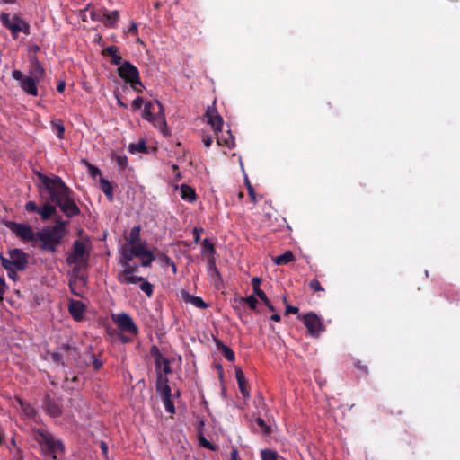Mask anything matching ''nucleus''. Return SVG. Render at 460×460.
Here are the masks:
<instances>
[{"label": "nucleus", "mask_w": 460, "mask_h": 460, "mask_svg": "<svg viewBox=\"0 0 460 460\" xmlns=\"http://www.w3.org/2000/svg\"><path fill=\"white\" fill-rule=\"evenodd\" d=\"M256 424L261 429L262 432L264 434H269L270 432V429L267 424L265 423L264 420L261 418H257L255 420Z\"/></svg>", "instance_id": "obj_44"}, {"label": "nucleus", "mask_w": 460, "mask_h": 460, "mask_svg": "<svg viewBox=\"0 0 460 460\" xmlns=\"http://www.w3.org/2000/svg\"><path fill=\"white\" fill-rule=\"evenodd\" d=\"M202 142L206 147H209L212 144V138L208 135L203 136Z\"/></svg>", "instance_id": "obj_62"}, {"label": "nucleus", "mask_w": 460, "mask_h": 460, "mask_svg": "<svg viewBox=\"0 0 460 460\" xmlns=\"http://www.w3.org/2000/svg\"><path fill=\"white\" fill-rule=\"evenodd\" d=\"M119 76L129 84H139L143 87L140 80L139 71L136 66L129 61H123L117 69Z\"/></svg>", "instance_id": "obj_12"}, {"label": "nucleus", "mask_w": 460, "mask_h": 460, "mask_svg": "<svg viewBox=\"0 0 460 460\" xmlns=\"http://www.w3.org/2000/svg\"><path fill=\"white\" fill-rule=\"evenodd\" d=\"M100 189L109 201L113 200V186L108 180L104 178L100 179Z\"/></svg>", "instance_id": "obj_28"}, {"label": "nucleus", "mask_w": 460, "mask_h": 460, "mask_svg": "<svg viewBox=\"0 0 460 460\" xmlns=\"http://www.w3.org/2000/svg\"><path fill=\"white\" fill-rule=\"evenodd\" d=\"M47 356L50 358L52 362H54L56 365H61V366H68L71 361V356L75 357L77 353V349L75 347L66 343L61 344L57 351L50 352L47 351Z\"/></svg>", "instance_id": "obj_9"}, {"label": "nucleus", "mask_w": 460, "mask_h": 460, "mask_svg": "<svg viewBox=\"0 0 460 460\" xmlns=\"http://www.w3.org/2000/svg\"><path fill=\"white\" fill-rule=\"evenodd\" d=\"M231 460H241L239 457L238 450L235 447H232L231 453H230Z\"/></svg>", "instance_id": "obj_60"}, {"label": "nucleus", "mask_w": 460, "mask_h": 460, "mask_svg": "<svg viewBox=\"0 0 460 460\" xmlns=\"http://www.w3.org/2000/svg\"><path fill=\"white\" fill-rule=\"evenodd\" d=\"M9 258L0 254L1 264L4 269L9 266L14 267L17 270H24L28 264L29 255L22 250L14 248L8 252Z\"/></svg>", "instance_id": "obj_7"}, {"label": "nucleus", "mask_w": 460, "mask_h": 460, "mask_svg": "<svg viewBox=\"0 0 460 460\" xmlns=\"http://www.w3.org/2000/svg\"><path fill=\"white\" fill-rule=\"evenodd\" d=\"M199 444L207 448V449H209V450H212V451H215L217 449L216 446L214 444H212L210 441H208V439H206L204 437H200L199 438Z\"/></svg>", "instance_id": "obj_43"}, {"label": "nucleus", "mask_w": 460, "mask_h": 460, "mask_svg": "<svg viewBox=\"0 0 460 460\" xmlns=\"http://www.w3.org/2000/svg\"><path fill=\"white\" fill-rule=\"evenodd\" d=\"M92 359H93V367L94 368V370H99L103 363L101 359L97 358L96 356L94 354L92 355Z\"/></svg>", "instance_id": "obj_52"}, {"label": "nucleus", "mask_w": 460, "mask_h": 460, "mask_svg": "<svg viewBox=\"0 0 460 460\" xmlns=\"http://www.w3.org/2000/svg\"><path fill=\"white\" fill-rule=\"evenodd\" d=\"M7 226L13 233L23 241L36 242L38 239L37 232L35 233L29 225L9 222Z\"/></svg>", "instance_id": "obj_13"}, {"label": "nucleus", "mask_w": 460, "mask_h": 460, "mask_svg": "<svg viewBox=\"0 0 460 460\" xmlns=\"http://www.w3.org/2000/svg\"><path fill=\"white\" fill-rule=\"evenodd\" d=\"M128 150L133 154L134 153H147L146 142L143 139H141L137 144H130L128 146Z\"/></svg>", "instance_id": "obj_34"}, {"label": "nucleus", "mask_w": 460, "mask_h": 460, "mask_svg": "<svg viewBox=\"0 0 460 460\" xmlns=\"http://www.w3.org/2000/svg\"><path fill=\"white\" fill-rule=\"evenodd\" d=\"M159 256L167 265H171L172 267L173 271L176 270L175 263L172 261V259L169 256H167L164 253H161L159 254Z\"/></svg>", "instance_id": "obj_51"}, {"label": "nucleus", "mask_w": 460, "mask_h": 460, "mask_svg": "<svg viewBox=\"0 0 460 460\" xmlns=\"http://www.w3.org/2000/svg\"><path fill=\"white\" fill-rule=\"evenodd\" d=\"M12 77L20 82V87L25 93L34 97L39 95L38 84L40 81L36 77L26 76L20 70H13Z\"/></svg>", "instance_id": "obj_10"}, {"label": "nucleus", "mask_w": 460, "mask_h": 460, "mask_svg": "<svg viewBox=\"0 0 460 460\" xmlns=\"http://www.w3.org/2000/svg\"><path fill=\"white\" fill-rule=\"evenodd\" d=\"M295 257L292 252L287 251L283 254L277 256L273 259V261L277 265H286L290 261H294Z\"/></svg>", "instance_id": "obj_32"}, {"label": "nucleus", "mask_w": 460, "mask_h": 460, "mask_svg": "<svg viewBox=\"0 0 460 460\" xmlns=\"http://www.w3.org/2000/svg\"><path fill=\"white\" fill-rule=\"evenodd\" d=\"M151 355L155 358V365L157 369L161 368V358H163V355L160 352L159 349L156 346H153L151 348Z\"/></svg>", "instance_id": "obj_35"}, {"label": "nucleus", "mask_w": 460, "mask_h": 460, "mask_svg": "<svg viewBox=\"0 0 460 460\" xmlns=\"http://www.w3.org/2000/svg\"><path fill=\"white\" fill-rule=\"evenodd\" d=\"M102 56H110L111 57V64L116 65V66H121L123 63L122 57L119 52V48L117 46H109L102 49Z\"/></svg>", "instance_id": "obj_20"}, {"label": "nucleus", "mask_w": 460, "mask_h": 460, "mask_svg": "<svg viewBox=\"0 0 460 460\" xmlns=\"http://www.w3.org/2000/svg\"><path fill=\"white\" fill-rule=\"evenodd\" d=\"M163 366V371L164 375L170 374L172 372L171 367H170V361L163 356V358H161V367Z\"/></svg>", "instance_id": "obj_45"}, {"label": "nucleus", "mask_w": 460, "mask_h": 460, "mask_svg": "<svg viewBox=\"0 0 460 460\" xmlns=\"http://www.w3.org/2000/svg\"><path fill=\"white\" fill-rule=\"evenodd\" d=\"M202 248H203L204 251H208L212 256L216 253V250L214 248V244L208 238H205L203 240V242H202Z\"/></svg>", "instance_id": "obj_39"}, {"label": "nucleus", "mask_w": 460, "mask_h": 460, "mask_svg": "<svg viewBox=\"0 0 460 460\" xmlns=\"http://www.w3.org/2000/svg\"><path fill=\"white\" fill-rule=\"evenodd\" d=\"M131 252L135 254L136 258L141 260L140 265L145 268L151 267L152 262L155 260V255L153 252L146 248V241L142 242L138 245H135Z\"/></svg>", "instance_id": "obj_16"}, {"label": "nucleus", "mask_w": 460, "mask_h": 460, "mask_svg": "<svg viewBox=\"0 0 460 460\" xmlns=\"http://www.w3.org/2000/svg\"><path fill=\"white\" fill-rule=\"evenodd\" d=\"M169 380L166 376H163L161 372L157 373L156 377V391L161 395L162 399L172 396V390L168 384Z\"/></svg>", "instance_id": "obj_18"}, {"label": "nucleus", "mask_w": 460, "mask_h": 460, "mask_svg": "<svg viewBox=\"0 0 460 460\" xmlns=\"http://www.w3.org/2000/svg\"><path fill=\"white\" fill-rule=\"evenodd\" d=\"M90 17L93 21H99L102 22V10L100 11H91L90 12Z\"/></svg>", "instance_id": "obj_54"}, {"label": "nucleus", "mask_w": 460, "mask_h": 460, "mask_svg": "<svg viewBox=\"0 0 460 460\" xmlns=\"http://www.w3.org/2000/svg\"><path fill=\"white\" fill-rule=\"evenodd\" d=\"M53 125L57 128V135H58V138H60V139L63 138L64 133H65V128H64L63 124L61 122H58V123H53Z\"/></svg>", "instance_id": "obj_50"}, {"label": "nucleus", "mask_w": 460, "mask_h": 460, "mask_svg": "<svg viewBox=\"0 0 460 460\" xmlns=\"http://www.w3.org/2000/svg\"><path fill=\"white\" fill-rule=\"evenodd\" d=\"M260 285H261V279L258 278V277H254L252 278V288H253V292L254 294L263 302V303H267L268 302V296H266L265 292L263 290L261 289L260 288Z\"/></svg>", "instance_id": "obj_29"}, {"label": "nucleus", "mask_w": 460, "mask_h": 460, "mask_svg": "<svg viewBox=\"0 0 460 460\" xmlns=\"http://www.w3.org/2000/svg\"><path fill=\"white\" fill-rule=\"evenodd\" d=\"M16 402H18L22 413L29 419H35L37 415L36 409L29 402L23 401L20 397H15Z\"/></svg>", "instance_id": "obj_22"}, {"label": "nucleus", "mask_w": 460, "mask_h": 460, "mask_svg": "<svg viewBox=\"0 0 460 460\" xmlns=\"http://www.w3.org/2000/svg\"><path fill=\"white\" fill-rule=\"evenodd\" d=\"M66 234V222L60 219L57 220L55 226L43 228L41 231L37 232V241H40L41 243L40 248L43 251L55 253L57 247L61 244Z\"/></svg>", "instance_id": "obj_2"}, {"label": "nucleus", "mask_w": 460, "mask_h": 460, "mask_svg": "<svg viewBox=\"0 0 460 460\" xmlns=\"http://www.w3.org/2000/svg\"><path fill=\"white\" fill-rule=\"evenodd\" d=\"M42 408L48 415L58 418L62 414L60 405L49 395L46 394L42 400Z\"/></svg>", "instance_id": "obj_17"}, {"label": "nucleus", "mask_w": 460, "mask_h": 460, "mask_svg": "<svg viewBox=\"0 0 460 460\" xmlns=\"http://www.w3.org/2000/svg\"><path fill=\"white\" fill-rule=\"evenodd\" d=\"M143 118L158 127L164 136L169 134L164 115V107L159 101L155 100L154 102H148L145 104Z\"/></svg>", "instance_id": "obj_4"}, {"label": "nucleus", "mask_w": 460, "mask_h": 460, "mask_svg": "<svg viewBox=\"0 0 460 460\" xmlns=\"http://www.w3.org/2000/svg\"><path fill=\"white\" fill-rule=\"evenodd\" d=\"M131 251H133V246H130V247L124 246L123 247L121 256L119 261V263L121 267L128 264L135 257V254H133L131 252Z\"/></svg>", "instance_id": "obj_30"}, {"label": "nucleus", "mask_w": 460, "mask_h": 460, "mask_svg": "<svg viewBox=\"0 0 460 460\" xmlns=\"http://www.w3.org/2000/svg\"><path fill=\"white\" fill-rule=\"evenodd\" d=\"M143 99L141 97H137L131 103V106L134 110L141 109L143 105Z\"/></svg>", "instance_id": "obj_55"}, {"label": "nucleus", "mask_w": 460, "mask_h": 460, "mask_svg": "<svg viewBox=\"0 0 460 460\" xmlns=\"http://www.w3.org/2000/svg\"><path fill=\"white\" fill-rule=\"evenodd\" d=\"M116 163L119 170H124L128 164V158L127 156L123 155H117L116 156Z\"/></svg>", "instance_id": "obj_42"}, {"label": "nucleus", "mask_w": 460, "mask_h": 460, "mask_svg": "<svg viewBox=\"0 0 460 460\" xmlns=\"http://www.w3.org/2000/svg\"><path fill=\"white\" fill-rule=\"evenodd\" d=\"M35 440L44 456H50L53 460H60L63 457L65 446L61 440L55 439L51 433L38 429L35 431Z\"/></svg>", "instance_id": "obj_3"}, {"label": "nucleus", "mask_w": 460, "mask_h": 460, "mask_svg": "<svg viewBox=\"0 0 460 460\" xmlns=\"http://www.w3.org/2000/svg\"><path fill=\"white\" fill-rule=\"evenodd\" d=\"M100 448L102 450V454L104 456V458L108 459L109 447H108L107 443L105 441H101L100 442Z\"/></svg>", "instance_id": "obj_56"}, {"label": "nucleus", "mask_w": 460, "mask_h": 460, "mask_svg": "<svg viewBox=\"0 0 460 460\" xmlns=\"http://www.w3.org/2000/svg\"><path fill=\"white\" fill-rule=\"evenodd\" d=\"M171 397L172 396L163 398V402H164L165 411L169 413H174L175 408H174V404H173Z\"/></svg>", "instance_id": "obj_38"}, {"label": "nucleus", "mask_w": 460, "mask_h": 460, "mask_svg": "<svg viewBox=\"0 0 460 460\" xmlns=\"http://www.w3.org/2000/svg\"><path fill=\"white\" fill-rule=\"evenodd\" d=\"M111 318L121 332H126L133 335L137 334V326L135 324L129 314L121 313L112 314Z\"/></svg>", "instance_id": "obj_15"}, {"label": "nucleus", "mask_w": 460, "mask_h": 460, "mask_svg": "<svg viewBox=\"0 0 460 460\" xmlns=\"http://www.w3.org/2000/svg\"><path fill=\"white\" fill-rule=\"evenodd\" d=\"M140 289L148 296L151 297L153 296V286L147 280L143 278L142 281H139Z\"/></svg>", "instance_id": "obj_36"}, {"label": "nucleus", "mask_w": 460, "mask_h": 460, "mask_svg": "<svg viewBox=\"0 0 460 460\" xmlns=\"http://www.w3.org/2000/svg\"><path fill=\"white\" fill-rule=\"evenodd\" d=\"M25 209L28 212H37L38 213V211H39V208H38L37 204L34 201H28L25 204Z\"/></svg>", "instance_id": "obj_48"}, {"label": "nucleus", "mask_w": 460, "mask_h": 460, "mask_svg": "<svg viewBox=\"0 0 460 460\" xmlns=\"http://www.w3.org/2000/svg\"><path fill=\"white\" fill-rule=\"evenodd\" d=\"M246 184H247L249 197H250L251 200L255 204L257 202V200H256V197H255L254 189L252 188V186L247 180H246Z\"/></svg>", "instance_id": "obj_47"}, {"label": "nucleus", "mask_w": 460, "mask_h": 460, "mask_svg": "<svg viewBox=\"0 0 460 460\" xmlns=\"http://www.w3.org/2000/svg\"><path fill=\"white\" fill-rule=\"evenodd\" d=\"M138 271V265L130 262L122 267V270L118 275V280L124 285L137 284L143 280V277L135 276L134 273Z\"/></svg>", "instance_id": "obj_14"}, {"label": "nucleus", "mask_w": 460, "mask_h": 460, "mask_svg": "<svg viewBox=\"0 0 460 460\" xmlns=\"http://www.w3.org/2000/svg\"><path fill=\"white\" fill-rule=\"evenodd\" d=\"M0 21L4 27L8 29L13 39H17L19 32H23L25 35L31 33L30 24L18 15H13V21L10 20V14L3 13L0 16Z\"/></svg>", "instance_id": "obj_6"}, {"label": "nucleus", "mask_w": 460, "mask_h": 460, "mask_svg": "<svg viewBox=\"0 0 460 460\" xmlns=\"http://www.w3.org/2000/svg\"><path fill=\"white\" fill-rule=\"evenodd\" d=\"M130 86H131V88L133 89V91H135V92H137V93H141L143 92V90H142V89L144 88V86H143V87H141V86L139 85V84H130Z\"/></svg>", "instance_id": "obj_64"}, {"label": "nucleus", "mask_w": 460, "mask_h": 460, "mask_svg": "<svg viewBox=\"0 0 460 460\" xmlns=\"http://www.w3.org/2000/svg\"><path fill=\"white\" fill-rule=\"evenodd\" d=\"M184 300L186 303H190L194 306L200 308V309H206L208 307V305L199 296H195L186 294L184 296Z\"/></svg>", "instance_id": "obj_31"}, {"label": "nucleus", "mask_w": 460, "mask_h": 460, "mask_svg": "<svg viewBox=\"0 0 460 460\" xmlns=\"http://www.w3.org/2000/svg\"><path fill=\"white\" fill-rule=\"evenodd\" d=\"M119 19L118 11L109 12L107 9H102V22L109 28H115Z\"/></svg>", "instance_id": "obj_19"}, {"label": "nucleus", "mask_w": 460, "mask_h": 460, "mask_svg": "<svg viewBox=\"0 0 460 460\" xmlns=\"http://www.w3.org/2000/svg\"><path fill=\"white\" fill-rule=\"evenodd\" d=\"M355 367L360 370L363 374L367 375L368 374V368L366 365L362 364L361 361L358 360L355 363Z\"/></svg>", "instance_id": "obj_57"}, {"label": "nucleus", "mask_w": 460, "mask_h": 460, "mask_svg": "<svg viewBox=\"0 0 460 460\" xmlns=\"http://www.w3.org/2000/svg\"><path fill=\"white\" fill-rule=\"evenodd\" d=\"M137 23L135 22H132L129 28L127 31V33L131 35H137Z\"/></svg>", "instance_id": "obj_58"}, {"label": "nucleus", "mask_w": 460, "mask_h": 460, "mask_svg": "<svg viewBox=\"0 0 460 460\" xmlns=\"http://www.w3.org/2000/svg\"><path fill=\"white\" fill-rule=\"evenodd\" d=\"M203 231L202 228H194L193 229V239L196 243H198L200 240V233Z\"/></svg>", "instance_id": "obj_59"}, {"label": "nucleus", "mask_w": 460, "mask_h": 460, "mask_svg": "<svg viewBox=\"0 0 460 460\" xmlns=\"http://www.w3.org/2000/svg\"><path fill=\"white\" fill-rule=\"evenodd\" d=\"M238 387L240 389V392L242 394V395L244 397V398H249L250 396V392H249V388H248V385H247V381L244 380L243 381L242 383H238Z\"/></svg>", "instance_id": "obj_41"}, {"label": "nucleus", "mask_w": 460, "mask_h": 460, "mask_svg": "<svg viewBox=\"0 0 460 460\" xmlns=\"http://www.w3.org/2000/svg\"><path fill=\"white\" fill-rule=\"evenodd\" d=\"M7 270V275L10 279L15 280L16 278H17V272H16V269L13 266H9L8 265V269H5Z\"/></svg>", "instance_id": "obj_53"}, {"label": "nucleus", "mask_w": 460, "mask_h": 460, "mask_svg": "<svg viewBox=\"0 0 460 460\" xmlns=\"http://www.w3.org/2000/svg\"><path fill=\"white\" fill-rule=\"evenodd\" d=\"M261 455L262 460H278L277 452L270 449L262 450Z\"/></svg>", "instance_id": "obj_37"}, {"label": "nucleus", "mask_w": 460, "mask_h": 460, "mask_svg": "<svg viewBox=\"0 0 460 460\" xmlns=\"http://www.w3.org/2000/svg\"><path fill=\"white\" fill-rule=\"evenodd\" d=\"M244 301L251 309H252V310L256 309L258 301L253 296H249L245 297Z\"/></svg>", "instance_id": "obj_46"}, {"label": "nucleus", "mask_w": 460, "mask_h": 460, "mask_svg": "<svg viewBox=\"0 0 460 460\" xmlns=\"http://www.w3.org/2000/svg\"><path fill=\"white\" fill-rule=\"evenodd\" d=\"M208 273L211 279L214 280L218 279L221 280L220 273L216 266V261L214 258L208 260Z\"/></svg>", "instance_id": "obj_33"}, {"label": "nucleus", "mask_w": 460, "mask_h": 460, "mask_svg": "<svg viewBox=\"0 0 460 460\" xmlns=\"http://www.w3.org/2000/svg\"><path fill=\"white\" fill-rule=\"evenodd\" d=\"M298 313V307L288 305L286 307V314H297Z\"/></svg>", "instance_id": "obj_61"}, {"label": "nucleus", "mask_w": 460, "mask_h": 460, "mask_svg": "<svg viewBox=\"0 0 460 460\" xmlns=\"http://www.w3.org/2000/svg\"><path fill=\"white\" fill-rule=\"evenodd\" d=\"M56 212V207L46 202L40 208H39L38 214H40L42 220L46 221L55 215Z\"/></svg>", "instance_id": "obj_25"}, {"label": "nucleus", "mask_w": 460, "mask_h": 460, "mask_svg": "<svg viewBox=\"0 0 460 460\" xmlns=\"http://www.w3.org/2000/svg\"><path fill=\"white\" fill-rule=\"evenodd\" d=\"M181 198L189 202H194L197 199L195 190L187 184L181 186Z\"/></svg>", "instance_id": "obj_24"}, {"label": "nucleus", "mask_w": 460, "mask_h": 460, "mask_svg": "<svg viewBox=\"0 0 460 460\" xmlns=\"http://www.w3.org/2000/svg\"><path fill=\"white\" fill-rule=\"evenodd\" d=\"M205 115L208 118V124L211 126L215 134L217 135V144L219 146H226L229 148L234 146V137L230 131L227 132V137L218 136V133L222 131L223 118L218 114L216 108L208 107Z\"/></svg>", "instance_id": "obj_5"}, {"label": "nucleus", "mask_w": 460, "mask_h": 460, "mask_svg": "<svg viewBox=\"0 0 460 460\" xmlns=\"http://www.w3.org/2000/svg\"><path fill=\"white\" fill-rule=\"evenodd\" d=\"M140 232H141V226H136L131 228L129 234L126 237L127 243L130 244V246L138 245L142 242H140Z\"/></svg>", "instance_id": "obj_23"}, {"label": "nucleus", "mask_w": 460, "mask_h": 460, "mask_svg": "<svg viewBox=\"0 0 460 460\" xmlns=\"http://www.w3.org/2000/svg\"><path fill=\"white\" fill-rule=\"evenodd\" d=\"M90 258V251L82 240H75L73 243L72 251L66 257V263L87 265Z\"/></svg>", "instance_id": "obj_8"}, {"label": "nucleus", "mask_w": 460, "mask_h": 460, "mask_svg": "<svg viewBox=\"0 0 460 460\" xmlns=\"http://www.w3.org/2000/svg\"><path fill=\"white\" fill-rule=\"evenodd\" d=\"M216 346L217 348L222 352L224 357L228 361H234L235 355L232 349H230L228 346L225 345L220 340H216Z\"/></svg>", "instance_id": "obj_27"}, {"label": "nucleus", "mask_w": 460, "mask_h": 460, "mask_svg": "<svg viewBox=\"0 0 460 460\" xmlns=\"http://www.w3.org/2000/svg\"><path fill=\"white\" fill-rule=\"evenodd\" d=\"M235 378H236L237 383H242L243 381L246 380L243 371L242 370L241 367H235Z\"/></svg>", "instance_id": "obj_49"}, {"label": "nucleus", "mask_w": 460, "mask_h": 460, "mask_svg": "<svg viewBox=\"0 0 460 460\" xmlns=\"http://www.w3.org/2000/svg\"><path fill=\"white\" fill-rule=\"evenodd\" d=\"M298 318L302 320L309 335L314 338H318L321 332L325 331V326L321 318L313 312L307 313L302 316L299 315Z\"/></svg>", "instance_id": "obj_11"}, {"label": "nucleus", "mask_w": 460, "mask_h": 460, "mask_svg": "<svg viewBox=\"0 0 460 460\" xmlns=\"http://www.w3.org/2000/svg\"><path fill=\"white\" fill-rule=\"evenodd\" d=\"M309 288L314 292H324V288L317 279H314L309 282Z\"/></svg>", "instance_id": "obj_40"}, {"label": "nucleus", "mask_w": 460, "mask_h": 460, "mask_svg": "<svg viewBox=\"0 0 460 460\" xmlns=\"http://www.w3.org/2000/svg\"><path fill=\"white\" fill-rule=\"evenodd\" d=\"M29 75L31 77H36L37 80L40 81L45 74V70L37 58L33 57L31 58V68L29 71Z\"/></svg>", "instance_id": "obj_21"}, {"label": "nucleus", "mask_w": 460, "mask_h": 460, "mask_svg": "<svg viewBox=\"0 0 460 460\" xmlns=\"http://www.w3.org/2000/svg\"><path fill=\"white\" fill-rule=\"evenodd\" d=\"M68 310L74 319L78 320L84 311V305L79 301H72L69 304Z\"/></svg>", "instance_id": "obj_26"}, {"label": "nucleus", "mask_w": 460, "mask_h": 460, "mask_svg": "<svg viewBox=\"0 0 460 460\" xmlns=\"http://www.w3.org/2000/svg\"><path fill=\"white\" fill-rule=\"evenodd\" d=\"M89 170H90L91 173L93 174V176H95L97 174H101L100 169L97 168L94 165L89 164Z\"/></svg>", "instance_id": "obj_63"}, {"label": "nucleus", "mask_w": 460, "mask_h": 460, "mask_svg": "<svg viewBox=\"0 0 460 460\" xmlns=\"http://www.w3.org/2000/svg\"><path fill=\"white\" fill-rule=\"evenodd\" d=\"M40 188H43L49 196V200L56 203L67 217H73L80 214V209L73 198V191L65 184L60 177L49 178L38 172Z\"/></svg>", "instance_id": "obj_1"}]
</instances>
